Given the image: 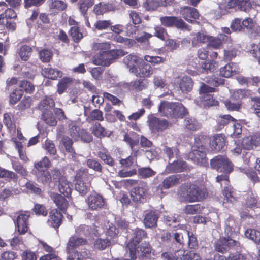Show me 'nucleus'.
Returning a JSON list of instances; mask_svg holds the SVG:
<instances>
[{"label": "nucleus", "mask_w": 260, "mask_h": 260, "mask_svg": "<svg viewBox=\"0 0 260 260\" xmlns=\"http://www.w3.org/2000/svg\"><path fill=\"white\" fill-rule=\"evenodd\" d=\"M19 86L21 89L20 90H25L27 93H31L34 90V85L29 81H22L20 82Z\"/></svg>", "instance_id": "obj_64"}, {"label": "nucleus", "mask_w": 260, "mask_h": 260, "mask_svg": "<svg viewBox=\"0 0 260 260\" xmlns=\"http://www.w3.org/2000/svg\"><path fill=\"white\" fill-rule=\"evenodd\" d=\"M92 49L94 50L100 51V53H109L110 50V45L109 43H94L92 44Z\"/></svg>", "instance_id": "obj_47"}, {"label": "nucleus", "mask_w": 260, "mask_h": 260, "mask_svg": "<svg viewBox=\"0 0 260 260\" xmlns=\"http://www.w3.org/2000/svg\"><path fill=\"white\" fill-rule=\"evenodd\" d=\"M98 156L106 164L113 166L114 165V161L108 152L106 150L99 151Z\"/></svg>", "instance_id": "obj_55"}, {"label": "nucleus", "mask_w": 260, "mask_h": 260, "mask_svg": "<svg viewBox=\"0 0 260 260\" xmlns=\"http://www.w3.org/2000/svg\"><path fill=\"white\" fill-rule=\"evenodd\" d=\"M163 150L170 159L175 156L177 157L179 153L178 148L176 147L171 148L168 146H165Z\"/></svg>", "instance_id": "obj_60"}, {"label": "nucleus", "mask_w": 260, "mask_h": 260, "mask_svg": "<svg viewBox=\"0 0 260 260\" xmlns=\"http://www.w3.org/2000/svg\"><path fill=\"white\" fill-rule=\"evenodd\" d=\"M193 72L199 74L202 73H211L216 70V62L214 60H210L208 62H204L201 64V67L194 68Z\"/></svg>", "instance_id": "obj_26"}, {"label": "nucleus", "mask_w": 260, "mask_h": 260, "mask_svg": "<svg viewBox=\"0 0 260 260\" xmlns=\"http://www.w3.org/2000/svg\"><path fill=\"white\" fill-rule=\"evenodd\" d=\"M210 146L212 150L220 151L225 146V140L221 135L215 136L210 142Z\"/></svg>", "instance_id": "obj_29"}, {"label": "nucleus", "mask_w": 260, "mask_h": 260, "mask_svg": "<svg viewBox=\"0 0 260 260\" xmlns=\"http://www.w3.org/2000/svg\"><path fill=\"white\" fill-rule=\"evenodd\" d=\"M29 217L28 213L22 212L17 215L16 219H13L19 234L23 235L28 231Z\"/></svg>", "instance_id": "obj_12"}, {"label": "nucleus", "mask_w": 260, "mask_h": 260, "mask_svg": "<svg viewBox=\"0 0 260 260\" xmlns=\"http://www.w3.org/2000/svg\"><path fill=\"white\" fill-rule=\"evenodd\" d=\"M243 196L245 200L246 207L254 210L255 209L257 214H260V208L257 207V196L255 192L249 190Z\"/></svg>", "instance_id": "obj_16"}, {"label": "nucleus", "mask_w": 260, "mask_h": 260, "mask_svg": "<svg viewBox=\"0 0 260 260\" xmlns=\"http://www.w3.org/2000/svg\"><path fill=\"white\" fill-rule=\"evenodd\" d=\"M239 245L238 241L232 239L221 236L216 240L214 244V249L216 251L224 253L229 251L231 248L238 246Z\"/></svg>", "instance_id": "obj_8"}, {"label": "nucleus", "mask_w": 260, "mask_h": 260, "mask_svg": "<svg viewBox=\"0 0 260 260\" xmlns=\"http://www.w3.org/2000/svg\"><path fill=\"white\" fill-rule=\"evenodd\" d=\"M240 72L239 66L236 63L231 62L220 68V75L223 77L229 78Z\"/></svg>", "instance_id": "obj_18"}, {"label": "nucleus", "mask_w": 260, "mask_h": 260, "mask_svg": "<svg viewBox=\"0 0 260 260\" xmlns=\"http://www.w3.org/2000/svg\"><path fill=\"white\" fill-rule=\"evenodd\" d=\"M216 181L217 182L220 183L221 186H222L223 185H225L223 191V194L225 197L223 204L225 203V201L227 202H230L231 203H233L236 200L233 197L231 187L228 186L229 183L228 176L226 175H218L216 177Z\"/></svg>", "instance_id": "obj_11"}, {"label": "nucleus", "mask_w": 260, "mask_h": 260, "mask_svg": "<svg viewBox=\"0 0 260 260\" xmlns=\"http://www.w3.org/2000/svg\"><path fill=\"white\" fill-rule=\"evenodd\" d=\"M202 104L204 107H209L216 105L217 101L215 100L211 94H206L200 97Z\"/></svg>", "instance_id": "obj_49"}, {"label": "nucleus", "mask_w": 260, "mask_h": 260, "mask_svg": "<svg viewBox=\"0 0 260 260\" xmlns=\"http://www.w3.org/2000/svg\"><path fill=\"white\" fill-rule=\"evenodd\" d=\"M53 55L52 52L50 49H43L39 52L40 59L44 62H49Z\"/></svg>", "instance_id": "obj_61"}, {"label": "nucleus", "mask_w": 260, "mask_h": 260, "mask_svg": "<svg viewBox=\"0 0 260 260\" xmlns=\"http://www.w3.org/2000/svg\"><path fill=\"white\" fill-rule=\"evenodd\" d=\"M229 37L226 35L220 34L217 37L209 36L208 46L214 49H219L222 45V42L227 41Z\"/></svg>", "instance_id": "obj_24"}, {"label": "nucleus", "mask_w": 260, "mask_h": 260, "mask_svg": "<svg viewBox=\"0 0 260 260\" xmlns=\"http://www.w3.org/2000/svg\"><path fill=\"white\" fill-rule=\"evenodd\" d=\"M54 106V102L49 97H45L40 103L39 108L43 111H48Z\"/></svg>", "instance_id": "obj_41"}, {"label": "nucleus", "mask_w": 260, "mask_h": 260, "mask_svg": "<svg viewBox=\"0 0 260 260\" xmlns=\"http://www.w3.org/2000/svg\"><path fill=\"white\" fill-rule=\"evenodd\" d=\"M42 119L45 122L50 126H55L57 124V121L53 116L51 111H43Z\"/></svg>", "instance_id": "obj_46"}, {"label": "nucleus", "mask_w": 260, "mask_h": 260, "mask_svg": "<svg viewBox=\"0 0 260 260\" xmlns=\"http://www.w3.org/2000/svg\"><path fill=\"white\" fill-rule=\"evenodd\" d=\"M23 91L22 90L16 89L10 95V102L12 104H15L22 97Z\"/></svg>", "instance_id": "obj_63"}, {"label": "nucleus", "mask_w": 260, "mask_h": 260, "mask_svg": "<svg viewBox=\"0 0 260 260\" xmlns=\"http://www.w3.org/2000/svg\"><path fill=\"white\" fill-rule=\"evenodd\" d=\"M186 200L189 202H199L207 196L206 190L197 185L190 184L186 192L183 195Z\"/></svg>", "instance_id": "obj_4"}, {"label": "nucleus", "mask_w": 260, "mask_h": 260, "mask_svg": "<svg viewBox=\"0 0 260 260\" xmlns=\"http://www.w3.org/2000/svg\"><path fill=\"white\" fill-rule=\"evenodd\" d=\"M48 220V225L55 229L58 228L62 222L63 215L56 209L52 210L49 212V216Z\"/></svg>", "instance_id": "obj_19"}, {"label": "nucleus", "mask_w": 260, "mask_h": 260, "mask_svg": "<svg viewBox=\"0 0 260 260\" xmlns=\"http://www.w3.org/2000/svg\"><path fill=\"white\" fill-rule=\"evenodd\" d=\"M144 236V231L140 229H137L135 231L133 238L131 241L127 243L126 246V249L129 251L126 252L125 256L129 257L130 259L126 258L125 260H135L136 259V246Z\"/></svg>", "instance_id": "obj_6"}, {"label": "nucleus", "mask_w": 260, "mask_h": 260, "mask_svg": "<svg viewBox=\"0 0 260 260\" xmlns=\"http://www.w3.org/2000/svg\"><path fill=\"white\" fill-rule=\"evenodd\" d=\"M73 139H71L68 136H64L61 139V142L66 151L70 154L72 158L74 160H76L78 158V155L75 153L72 147L73 144Z\"/></svg>", "instance_id": "obj_27"}, {"label": "nucleus", "mask_w": 260, "mask_h": 260, "mask_svg": "<svg viewBox=\"0 0 260 260\" xmlns=\"http://www.w3.org/2000/svg\"><path fill=\"white\" fill-rule=\"evenodd\" d=\"M123 140L127 144L129 145L132 150L134 147L137 145L139 143L138 135L134 132H130L128 133L125 134Z\"/></svg>", "instance_id": "obj_37"}, {"label": "nucleus", "mask_w": 260, "mask_h": 260, "mask_svg": "<svg viewBox=\"0 0 260 260\" xmlns=\"http://www.w3.org/2000/svg\"><path fill=\"white\" fill-rule=\"evenodd\" d=\"M175 85L179 88L182 93L190 92L193 87V81L192 79L188 76H185L183 77H177L174 81Z\"/></svg>", "instance_id": "obj_14"}, {"label": "nucleus", "mask_w": 260, "mask_h": 260, "mask_svg": "<svg viewBox=\"0 0 260 260\" xmlns=\"http://www.w3.org/2000/svg\"><path fill=\"white\" fill-rule=\"evenodd\" d=\"M111 24L110 20H99L95 22L94 26L99 30H106L111 26Z\"/></svg>", "instance_id": "obj_59"}, {"label": "nucleus", "mask_w": 260, "mask_h": 260, "mask_svg": "<svg viewBox=\"0 0 260 260\" xmlns=\"http://www.w3.org/2000/svg\"><path fill=\"white\" fill-rule=\"evenodd\" d=\"M7 178L10 179H17L18 175L14 172L0 167V178Z\"/></svg>", "instance_id": "obj_57"}, {"label": "nucleus", "mask_w": 260, "mask_h": 260, "mask_svg": "<svg viewBox=\"0 0 260 260\" xmlns=\"http://www.w3.org/2000/svg\"><path fill=\"white\" fill-rule=\"evenodd\" d=\"M94 3V0H80L78 3V7L80 12L84 17L86 18L87 12Z\"/></svg>", "instance_id": "obj_36"}, {"label": "nucleus", "mask_w": 260, "mask_h": 260, "mask_svg": "<svg viewBox=\"0 0 260 260\" xmlns=\"http://www.w3.org/2000/svg\"><path fill=\"white\" fill-rule=\"evenodd\" d=\"M37 181L45 185H48L52 181L51 174L47 170L36 171L35 173Z\"/></svg>", "instance_id": "obj_25"}, {"label": "nucleus", "mask_w": 260, "mask_h": 260, "mask_svg": "<svg viewBox=\"0 0 260 260\" xmlns=\"http://www.w3.org/2000/svg\"><path fill=\"white\" fill-rule=\"evenodd\" d=\"M67 3L61 0H50L48 3V8L55 12H60L66 9Z\"/></svg>", "instance_id": "obj_34"}, {"label": "nucleus", "mask_w": 260, "mask_h": 260, "mask_svg": "<svg viewBox=\"0 0 260 260\" xmlns=\"http://www.w3.org/2000/svg\"><path fill=\"white\" fill-rule=\"evenodd\" d=\"M73 82V79L71 78H63L57 85V92L59 94H62Z\"/></svg>", "instance_id": "obj_43"}, {"label": "nucleus", "mask_w": 260, "mask_h": 260, "mask_svg": "<svg viewBox=\"0 0 260 260\" xmlns=\"http://www.w3.org/2000/svg\"><path fill=\"white\" fill-rule=\"evenodd\" d=\"M206 155L205 147L201 144L200 139L196 138L194 144L192 147L191 151L188 154V158L197 165L206 166L208 162Z\"/></svg>", "instance_id": "obj_3"}, {"label": "nucleus", "mask_w": 260, "mask_h": 260, "mask_svg": "<svg viewBox=\"0 0 260 260\" xmlns=\"http://www.w3.org/2000/svg\"><path fill=\"white\" fill-rule=\"evenodd\" d=\"M184 126L188 129L196 131L199 129L200 124L192 117H187L185 119L184 122Z\"/></svg>", "instance_id": "obj_48"}, {"label": "nucleus", "mask_w": 260, "mask_h": 260, "mask_svg": "<svg viewBox=\"0 0 260 260\" xmlns=\"http://www.w3.org/2000/svg\"><path fill=\"white\" fill-rule=\"evenodd\" d=\"M190 36L191 44L193 47L198 46L200 44L205 43L209 41V36L205 32L191 33Z\"/></svg>", "instance_id": "obj_23"}, {"label": "nucleus", "mask_w": 260, "mask_h": 260, "mask_svg": "<svg viewBox=\"0 0 260 260\" xmlns=\"http://www.w3.org/2000/svg\"><path fill=\"white\" fill-rule=\"evenodd\" d=\"M158 219L157 213L155 211H151L147 213V228L150 229L147 230V233H149L153 237H155L159 234L160 230L157 228V222Z\"/></svg>", "instance_id": "obj_13"}, {"label": "nucleus", "mask_w": 260, "mask_h": 260, "mask_svg": "<svg viewBox=\"0 0 260 260\" xmlns=\"http://www.w3.org/2000/svg\"><path fill=\"white\" fill-rule=\"evenodd\" d=\"M69 32L73 40L75 42H78L83 38V35L80 32L78 27L75 26L72 27Z\"/></svg>", "instance_id": "obj_58"}, {"label": "nucleus", "mask_w": 260, "mask_h": 260, "mask_svg": "<svg viewBox=\"0 0 260 260\" xmlns=\"http://www.w3.org/2000/svg\"><path fill=\"white\" fill-rule=\"evenodd\" d=\"M50 166V161L47 156H44L41 160L34 164V167L37 171H43L44 168L48 169Z\"/></svg>", "instance_id": "obj_52"}, {"label": "nucleus", "mask_w": 260, "mask_h": 260, "mask_svg": "<svg viewBox=\"0 0 260 260\" xmlns=\"http://www.w3.org/2000/svg\"><path fill=\"white\" fill-rule=\"evenodd\" d=\"M210 165L213 169L217 171L225 173H230L233 169L232 162L225 156L218 155L210 161Z\"/></svg>", "instance_id": "obj_5"}, {"label": "nucleus", "mask_w": 260, "mask_h": 260, "mask_svg": "<svg viewBox=\"0 0 260 260\" xmlns=\"http://www.w3.org/2000/svg\"><path fill=\"white\" fill-rule=\"evenodd\" d=\"M68 126V133L72 139L75 141H78L80 139V133L81 129L76 125L75 123L71 121L67 122Z\"/></svg>", "instance_id": "obj_35"}, {"label": "nucleus", "mask_w": 260, "mask_h": 260, "mask_svg": "<svg viewBox=\"0 0 260 260\" xmlns=\"http://www.w3.org/2000/svg\"><path fill=\"white\" fill-rule=\"evenodd\" d=\"M146 188L144 187L134 188L131 192V197L135 202H142L146 196Z\"/></svg>", "instance_id": "obj_31"}, {"label": "nucleus", "mask_w": 260, "mask_h": 260, "mask_svg": "<svg viewBox=\"0 0 260 260\" xmlns=\"http://www.w3.org/2000/svg\"><path fill=\"white\" fill-rule=\"evenodd\" d=\"M235 226V220L232 217L229 216L225 222L224 234L226 237L234 238Z\"/></svg>", "instance_id": "obj_30"}, {"label": "nucleus", "mask_w": 260, "mask_h": 260, "mask_svg": "<svg viewBox=\"0 0 260 260\" xmlns=\"http://www.w3.org/2000/svg\"><path fill=\"white\" fill-rule=\"evenodd\" d=\"M161 24L166 27L175 26L178 29L190 30L188 26L181 19L174 16H165L160 18Z\"/></svg>", "instance_id": "obj_10"}, {"label": "nucleus", "mask_w": 260, "mask_h": 260, "mask_svg": "<svg viewBox=\"0 0 260 260\" xmlns=\"http://www.w3.org/2000/svg\"><path fill=\"white\" fill-rule=\"evenodd\" d=\"M87 241L85 239L76 236H73L69 239L66 247V251L67 252H73L74 251H76L74 250V248L85 245Z\"/></svg>", "instance_id": "obj_20"}, {"label": "nucleus", "mask_w": 260, "mask_h": 260, "mask_svg": "<svg viewBox=\"0 0 260 260\" xmlns=\"http://www.w3.org/2000/svg\"><path fill=\"white\" fill-rule=\"evenodd\" d=\"M12 168L17 173L21 176L25 177L27 176L28 172L26 169L19 161H12Z\"/></svg>", "instance_id": "obj_51"}, {"label": "nucleus", "mask_w": 260, "mask_h": 260, "mask_svg": "<svg viewBox=\"0 0 260 260\" xmlns=\"http://www.w3.org/2000/svg\"><path fill=\"white\" fill-rule=\"evenodd\" d=\"M92 133L98 138H102L106 135L105 128L99 122L94 123L90 127Z\"/></svg>", "instance_id": "obj_42"}, {"label": "nucleus", "mask_w": 260, "mask_h": 260, "mask_svg": "<svg viewBox=\"0 0 260 260\" xmlns=\"http://www.w3.org/2000/svg\"><path fill=\"white\" fill-rule=\"evenodd\" d=\"M202 207L199 204L187 205L183 210L186 214H196L200 213L202 211Z\"/></svg>", "instance_id": "obj_45"}, {"label": "nucleus", "mask_w": 260, "mask_h": 260, "mask_svg": "<svg viewBox=\"0 0 260 260\" xmlns=\"http://www.w3.org/2000/svg\"><path fill=\"white\" fill-rule=\"evenodd\" d=\"M86 203L90 209L94 210L102 208L105 204V201L102 196L94 193L87 197Z\"/></svg>", "instance_id": "obj_15"}, {"label": "nucleus", "mask_w": 260, "mask_h": 260, "mask_svg": "<svg viewBox=\"0 0 260 260\" xmlns=\"http://www.w3.org/2000/svg\"><path fill=\"white\" fill-rule=\"evenodd\" d=\"M183 236H187L188 238V244L190 248L195 249L198 247V244L197 238L192 233L188 231H184L183 232Z\"/></svg>", "instance_id": "obj_54"}, {"label": "nucleus", "mask_w": 260, "mask_h": 260, "mask_svg": "<svg viewBox=\"0 0 260 260\" xmlns=\"http://www.w3.org/2000/svg\"><path fill=\"white\" fill-rule=\"evenodd\" d=\"M103 112L98 109L92 110L87 118V120L89 122L95 120L103 121Z\"/></svg>", "instance_id": "obj_53"}, {"label": "nucleus", "mask_w": 260, "mask_h": 260, "mask_svg": "<svg viewBox=\"0 0 260 260\" xmlns=\"http://www.w3.org/2000/svg\"><path fill=\"white\" fill-rule=\"evenodd\" d=\"M16 13L14 10L7 7L5 12L0 14V25L5 24V23L3 20L4 18L6 19H13L16 18Z\"/></svg>", "instance_id": "obj_50"}, {"label": "nucleus", "mask_w": 260, "mask_h": 260, "mask_svg": "<svg viewBox=\"0 0 260 260\" xmlns=\"http://www.w3.org/2000/svg\"><path fill=\"white\" fill-rule=\"evenodd\" d=\"M159 112L167 117L176 118L185 115L187 113L186 109L179 102L169 103L162 102L158 107Z\"/></svg>", "instance_id": "obj_2"}, {"label": "nucleus", "mask_w": 260, "mask_h": 260, "mask_svg": "<svg viewBox=\"0 0 260 260\" xmlns=\"http://www.w3.org/2000/svg\"><path fill=\"white\" fill-rule=\"evenodd\" d=\"M118 51L111 50L109 53H99L92 58L93 63L97 66H109L118 57Z\"/></svg>", "instance_id": "obj_7"}, {"label": "nucleus", "mask_w": 260, "mask_h": 260, "mask_svg": "<svg viewBox=\"0 0 260 260\" xmlns=\"http://www.w3.org/2000/svg\"><path fill=\"white\" fill-rule=\"evenodd\" d=\"M181 178V175L180 174L170 175L163 181V186L166 189L172 187L180 183Z\"/></svg>", "instance_id": "obj_33"}, {"label": "nucleus", "mask_w": 260, "mask_h": 260, "mask_svg": "<svg viewBox=\"0 0 260 260\" xmlns=\"http://www.w3.org/2000/svg\"><path fill=\"white\" fill-rule=\"evenodd\" d=\"M110 240L107 238H96L93 240V242L94 248L100 250L105 249L107 247L110 246Z\"/></svg>", "instance_id": "obj_39"}, {"label": "nucleus", "mask_w": 260, "mask_h": 260, "mask_svg": "<svg viewBox=\"0 0 260 260\" xmlns=\"http://www.w3.org/2000/svg\"><path fill=\"white\" fill-rule=\"evenodd\" d=\"M42 74L44 77L53 80L56 79L58 77L62 76V73L60 71L50 67L45 68L43 70Z\"/></svg>", "instance_id": "obj_38"}, {"label": "nucleus", "mask_w": 260, "mask_h": 260, "mask_svg": "<svg viewBox=\"0 0 260 260\" xmlns=\"http://www.w3.org/2000/svg\"><path fill=\"white\" fill-rule=\"evenodd\" d=\"M44 149L51 155H54L56 153V149L52 141L46 140L43 145Z\"/></svg>", "instance_id": "obj_56"}, {"label": "nucleus", "mask_w": 260, "mask_h": 260, "mask_svg": "<svg viewBox=\"0 0 260 260\" xmlns=\"http://www.w3.org/2000/svg\"><path fill=\"white\" fill-rule=\"evenodd\" d=\"M163 241L175 240L180 245H182L184 243L183 234L182 232H167L164 233L161 237Z\"/></svg>", "instance_id": "obj_22"}, {"label": "nucleus", "mask_w": 260, "mask_h": 260, "mask_svg": "<svg viewBox=\"0 0 260 260\" xmlns=\"http://www.w3.org/2000/svg\"><path fill=\"white\" fill-rule=\"evenodd\" d=\"M32 51V48L29 46L24 45L21 46L18 51V54L22 60L27 61Z\"/></svg>", "instance_id": "obj_44"}, {"label": "nucleus", "mask_w": 260, "mask_h": 260, "mask_svg": "<svg viewBox=\"0 0 260 260\" xmlns=\"http://www.w3.org/2000/svg\"><path fill=\"white\" fill-rule=\"evenodd\" d=\"M187 166L185 161L183 160L174 161L167 166V170L170 172H181L186 170Z\"/></svg>", "instance_id": "obj_28"}, {"label": "nucleus", "mask_w": 260, "mask_h": 260, "mask_svg": "<svg viewBox=\"0 0 260 260\" xmlns=\"http://www.w3.org/2000/svg\"><path fill=\"white\" fill-rule=\"evenodd\" d=\"M246 237L250 239L256 244H260V231L253 229H248L245 232Z\"/></svg>", "instance_id": "obj_40"}, {"label": "nucleus", "mask_w": 260, "mask_h": 260, "mask_svg": "<svg viewBox=\"0 0 260 260\" xmlns=\"http://www.w3.org/2000/svg\"><path fill=\"white\" fill-rule=\"evenodd\" d=\"M87 166L99 172H102V169L100 163L95 159L90 158L86 161Z\"/></svg>", "instance_id": "obj_62"}, {"label": "nucleus", "mask_w": 260, "mask_h": 260, "mask_svg": "<svg viewBox=\"0 0 260 260\" xmlns=\"http://www.w3.org/2000/svg\"><path fill=\"white\" fill-rule=\"evenodd\" d=\"M86 176L85 170H80L76 176L75 189L83 196L86 194L90 189V183L83 180Z\"/></svg>", "instance_id": "obj_9"}, {"label": "nucleus", "mask_w": 260, "mask_h": 260, "mask_svg": "<svg viewBox=\"0 0 260 260\" xmlns=\"http://www.w3.org/2000/svg\"><path fill=\"white\" fill-rule=\"evenodd\" d=\"M144 60H146V56L144 59L133 54H129L123 59V62L129 69V71L135 74L140 79L135 83V86H138L139 90L144 88L145 78L146 77V68Z\"/></svg>", "instance_id": "obj_1"}, {"label": "nucleus", "mask_w": 260, "mask_h": 260, "mask_svg": "<svg viewBox=\"0 0 260 260\" xmlns=\"http://www.w3.org/2000/svg\"><path fill=\"white\" fill-rule=\"evenodd\" d=\"M71 186V183L69 182L66 178H62L59 182V191L61 194L68 198L72 191Z\"/></svg>", "instance_id": "obj_32"}, {"label": "nucleus", "mask_w": 260, "mask_h": 260, "mask_svg": "<svg viewBox=\"0 0 260 260\" xmlns=\"http://www.w3.org/2000/svg\"><path fill=\"white\" fill-rule=\"evenodd\" d=\"M180 13L188 22L197 23V21L191 19V18L197 19L199 18V14L195 8L188 6L184 7L181 8Z\"/></svg>", "instance_id": "obj_17"}, {"label": "nucleus", "mask_w": 260, "mask_h": 260, "mask_svg": "<svg viewBox=\"0 0 260 260\" xmlns=\"http://www.w3.org/2000/svg\"><path fill=\"white\" fill-rule=\"evenodd\" d=\"M49 196L51 200L55 204L56 206L61 210H64L68 206V202L61 195L57 193L51 192Z\"/></svg>", "instance_id": "obj_21"}]
</instances>
